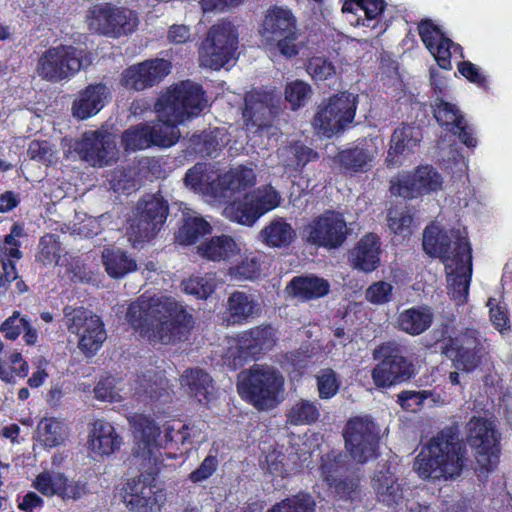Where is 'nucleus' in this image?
Listing matches in <instances>:
<instances>
[{
    "mask_svg": "<svg viewBox=\"0 0 512 512\" xmlns=\"http://www.w3.org/2000/svg\"><path fill=\"white\" fill-rule=\"evenodd\" d=\"M423 249L443 262L451 300L458 306L465 304L472 277V249L466 229L460 226L448 229L432 223L424 230Z\"/></svg>",
    "mask_w": 512,
    "mask_h": 512,
    "instance_id": "nucleus-1",
    "label": "nucleus"
},
{
    "mask_svg": "<svg viewBox=\"0 0 512 512\" xmlns=\"http://www.w3.org/2000/svg\"><path fill=\"white\" fill-rule=\"evenodd\" d=\"M126 318L153 344L180 341L193 327L192 315L174 298L165 295H141L130 304Z\"/></svg>",
    "mask_w": 512,
    "mask_h": 512,
    "instance_id": "nucleus-2",
    "label": "nucleus"
},
{
    "mask_svg": "<svg viewBox=\"0 0 512 512\" xmlns=\"http://www.w3.org/2000/svg\"><path fill=\"white\" fill-rule=\"evenodd\" d=\"M469 455L455 427H446L432 437L417 455L414 469L422 479L455 481L469 465Z\"/></svg>",
    "mask_w": 512,
    "mask_h": 512,
    "instance_id": "nucleus-3",
    "label": "nucleus"
},
{
    "mask_svg": "<svg viewBox=\"0 0 512 512\" xmlns=\"http://www.w3.org/2000/svg\"><path fill=\"white\" fill-rule=\"evenodd\" d=\"M207 105L208 100L198 83L186 80L175 84L156 102L158 122L147 124L149 134L167 138L170 132H174L176 137L172 146L181 135L177 125L197 117Z\"/></svg>",
    "mask_w": 512,
    "mask_h": 512,
    "instance_id": "nucleus-4",
    "label": "nucleus"
},
{
    "mask_svg": "<svg viewBox=\"0 0 512 512\" xmlns=\"http://www.w3.org/2000/svg\"><path fill=\"white\" fill-rule=\"evenodd\" d=\"M130 422L135 427L134 454L140 461L151 464L153 472L165 466V458L176 457V454L166 450L190 442L189 427L181 421L166 423L162 430L142 415L132 417Z\"/></svg>",
    "mask_w": 512,
    "mask_h": 512,
    "instance_id": "nucleus-5",
    "label": "nucleus"
},
{
    "mask_svg": "<svg viewBox=\"0 0 512 512\" xmlns=\"http://www.w3.org/2000/svg\"><path fill=\"white\" fill-rule=\"evenodd\" d=\"M237 390L258 410H270L284 399V378L276 368L256 364L239 373Z\"/></svg>",
    "mask_w": 512,
    "mask_h": 512,
    "instance_id": "nucleus-6",
    "label": "nucleus"
},
{
    "mask_svg": "<svg viewBox=\"0 0 512 512\" xmlns=\"http://www.w3.org/2000/svg\"><path fill=\"white\" fill-rule=\"evenodd\" d=\"M256 183V174L252 168L236 167L222 175L207 164L198 163L189 169L185 176V185L197 193L212 195L215 198H227Z\"/></svg>",
    "mask_w": 512,
    "mask_h": 512,
    "instance_id": "nucleus-7",
    "label": "nucleus"
},
{
    "mask_svg": "<svg viewBox=\"0 0 512 512\" xmlns=\"http://www.w3.org/2000/svg\"><path fill=\"white\" fill-rule=\"evenodd\" d=\"M358 96L341 92L321 102L313 119L318 135L331 138L345 131L353 122Z\"/></svg>",
    "mask_w": 512,
    "mask_h": 512,
    "instance_id": "nucleus-8",
    "label": "nucleus"
},
{
    "mask_svg": "<svg viewBox=\"0 0 512 512\" xmlns=\"http://www.w3.org/2000/svg\"><path fill=\"white\" fill-rule=\"evenodd\" d=\"M141 462L148 474L129 479L122 488V500L131 512H158L166 502V492L155 479L159 471L153 472L151 464Z\"/></svg>",
    "mask_w": 512,
    "mask_h": 512,
    "instance_id": "nucleus-9",
    "label": "nucleus"
},
{
    "mask_svg": "<svg viewBox=\"0 0 512 512\" xmlns=\"http://www.w3.org/2000/svg\"><path fill=\"white\" fill-rule=\"evenodd\" d=\"M468 444L475 450L480 473L492 471L499 462L501 433L494 420L472 417L466 425Z\"/></svg>",
    "mask_w": 512,
    "mask_h": 512,
    "instance_id": "nucleus-10",
    "label": "nucleus"
},
{
    "mask_svg": "<svg viewBox=\"0 0 512 512\" xmlns=\"http://www.w3.org/2000/svg\"><path fill=\"white\" fill-rule=\"evenodd\" d=\"M169 208L159 194L146 195L138 203L130 219L128 239L133 246L153 239L162 229Z\"/></svg>",
    "mask_w": 512,
    "mask_h": 512,
    "instance_id": "nucleus-11",
    "label": "nucleus"
},
{
    "mask_svg": "<svg viewBox=\"0 0 512 512\" xmlns=\"http://www.w3.org/2000/svg\"><path fill=\"white\" fill-rule=\"evenodd\" d=\"M238 48V30L227 20L213 25L199 49V63L202 67L219 70L235 56Z\"/></svg>",
    "mask_w": 512,
    "mask_h": 512,
    "instance_id": "nucleus-12",
    "label": "nucleus"
},
{
    "mask_svg": "<svg viewBox=\"0 0 512 512\" xmlns=\"http://www.w3.org/2000/svg\"><path fill=\"white\" fill-rule=\"evenodd\" d=\"M84 65V52L71 45H59L44 51L38 58L37 75L58 83L70 80Z\"/></svg>",
    "mask_w": 512,
    "mask_h": 512,
    "instance_id": "nucleus-13",
    "label": "nucleus"
},
{
    "mask_svg": "<svg viewBox=\"0 0 512 512\" xmlns=\"http://www.w3.org/2000/svg\"><path fill=\"white\" fill-rule=\"evenodd\" d=\"M281 200L280 193L273 186L265 185L227 205L224 215L231 221L252 226L262 215L277 208Z\"/></svg>",
    "mask_w": 512,
    "mask_h": 512,
    "instance_id": "nucleus-14",
    "label": "nucleus"
},
{
    "mask_svg": "<svg viewBox=\"0 0 512 512\" xmlns=\"http://www.w3.org/2000/svg\"><path fill=\"white\" fill-rule=\"evenodd\" d=\"M123 381H116L113 377L101 379L94 388L95 397L105 402H120L128 396L147 395L150 398H159L158 392L162 389L163 379L153 371H147L142 376H136L128 388Z\"/></svg>",
    "mask_w": 512,
    "mask_h": 512,
    "instance_id": "nucleus-15",
    "label": "nucleus"
},
{
    "mask_svg": "<svg viewBox=\"0 0 512 512\" xmlns=\"http://www.w3.org/2000/svg\"><path fill=\"white\" fill-rule=\"evenodd\" d=\"M63 313L68 331L78 336L79 349L86 355H94L106 339L100 318L83 307L67 306Z\"/></svg>",
    "mask_w": 512,
    "mask_h": 512,
    "instance_id": "nucleus-16",
    "label": "nucleus"
},
{
    "mask_svg": "<svg viewBox=\"0 0 512 512\" xmlns=\"http://www.w3.org/2000/svg\"><path fill=\"white\" fill-rule=\"evenodd\" d=\"M276 340V330L271 326H258L244 331L237 339L228 340L225 363L234 369L242 366L247 360L270 350Z\"/></svg>",
    "mask_w": 512,
    "mask_h": 512,
    "instance_id": "nucleus-17",
    "label": "nucleus"
},
{
    "mask_svg": "<svg viewBox=\"0 0 512 512\" xmlns=\"http://www.w3.org/2000/svg\"><path fill=\"white\" fill-rule=\"evenodd\" d=\"M442 350L453 366L464 372L476 369L484 355L482 339L474 329H466L455 337H444Z\"/></svg>",
    "mask_w": 512,
    "mask_h": 512,
    "instance_id": "nucleus-18",
    "label": "nucleus"
},
{
    "mask_svg": "<svg viewBox=\"0 0 512 512\" xmlns=\"http://www.w3.org/2000/svg\"><path fill=\"white\" fill-rule=\"evenodd\" d=\"M345 446L351 458L357 463H365L376 456L379 431L367 417L351 419L344 431Z\"/></svg>",
    "mask_w": 512,
    "mask_h": 512,
    "instance_id": "nucleus-19",
    "label": "nucleus"
},
{
    "mask_svg": "<svg viewBox=\"0 0 512 512\" xmlns=\"http://www.w3.org/2000/svg\"><path fill=\"white\" fill-rule=\"evenodd\" d=\"M443 188V177L432 166H419L412 174L402 173L391 180L390 191L395 196L414 199L436 193Z\"/></svg>",
    "mask_w": 512,
    "mask_h": 512,
    "instance_id": "nucleus-20",
    "label": "nucleus"
},
{
    "mask_svg": "<svg viewBox=\"0 0 512 512\" xmlns=\"http://www.w3.org/2000/svg\"><path fill=\"white\" fill-rule=\"evenodd\" d=\"M374 359H382L372 370V379L378 388H387L410 378L411 365L400 355L394 343H385L373 352Z\"/></svg>",
    "mask_w": 512,
    "mask_h": 512,
    "instance_id": "nucleus-21",
    "label": "nucleus"
},
{
    "mask_svg": "<svg viewBox=\"0 0 512 512\" xmlns=\"http://www.w3.org/2000/svg\"><path fill=\"white\" fill-rule=\"evenodd\" d=\"M80 158L94 167H103L117 158L115 137L104 130L87 131L73 145Z\"/></svg>",
    "mask_w": 512,
    "mask_h": 512,
    "instance_id": "nucleus-22",
    "label": "nucleus"
},
{
    "mask_svg": "<svg viewBox=\"0 0 512 512\" xmlns=\"http://www.w3.org/2000/svg\"><path fill=\"white\" fill-rule=\"evenodd\" d=\"M307 241L325 248H337L346 239L347 225L343 215L326 211L312 220L304 229Z\"/></svg>",
    "mask_w": 512,
    "mask_h": 512,
    "instance_id": "nucleus-23",
    "label": "nucleus"
},
{
    "mask_svg": "<svg viewBox=\"0 0 512 512\" xmlns=\"http://www.w3.org/2000/svg\"><path fill=\"white\" fill-rule=\"evenodd\" d=\"M170 72L168 60H146L125 69L121 74V84L127 89L141 91L159 84Z\"/></svg>",
    "mask_w": 512,
    "mask_h": 512,
    "instance_id": "nucleus-24",
    "label": "nucleus"
},
{
    "mask_svg": "<svg viewBox=\"0 0 512 512\" xmlns=\"http://www.w3.org/2000/svg\"><path fill=\"white\" fill-rule=\"evenodd\" d=\"M418 31L424 45L441 68L451 69V58L457 55L463 57L461 46L447 38L440 27L431 20L422 21Z\"/></svg>",
    "mask_w": 512,
    "mask_h": 512,
    "instance_id": "nucleus-25",
    "label": "nucleus"
},
{
    "mask_svg": "<svg viewBox=\"0 0 512 512\" xmlns=\"http://www.w3.org/2000/svg\"><path fill=\"white\" fill-rule=\"evenodd\" d=\"M277 102L278 97L273 91L253 90L247 93L243 110L247 131L262 133Z\"/></svg>",
    "mask_w": 512,
    "mask_h": 512,
    "instance_id": "nucleus-26",
    "label": "nucleus"
},
{
    "mask_svg": "<svg viewBox=\"0 0 512 512\" xmlns=\"http://www.w3.org/2000/svg\"><path fill=\"white\" fill-rule=\"evenodd\" d=\"M122 445V438L108 421L98 419L89 427L87 451L94 460H103L113 455Z\"/></svg>",
    "mask_w": 512,
    "mask_h": 512,
    "instance_id": "nucleus-27",
    "label": "nucleus"
},
{
    "mask_svg": "<svg viewBox=\"0 0 512 512\" xmlns=\"http://www.w3.org/2000/svg\"><path fill=\"white\" fill-rule=\"evenodd\" d=\"M296 30V18L292 11L283 6H273L267 10L260 35L265 47H274L276 40L283 34Z\"/></svg>",
    "mask_w": 512,
    "mask_h": 512,
    "instance_id": "nucleus-28",
    "label": "nucleus"
},
{
    "mask_svg": "<svg viewBox=\"0 0 512 512\" xmlns=\"http://www.w3.org/2000/svg\"><path fill=\"white\" fill-rule=\"evenodd\" d=\"M111 98L110 90L103 84L89 85L80 91L71 107L72 115L85 120L98 114Z\"/></svg>",
    "mask_w": 512,
    "mask_h": 512,
    "instance_id": "nucleus-29",
    "label": "nucleus"
},
{
    "mask_svg": "<svg viewBox=\"0 0 512 512\" xmlns=\"http://www.w3.org/2000/svg\"><path fill=\"white\" fill-rule=\"evenodd\" d=\"M386 3L384 0H345L342 11L352 26L377 28Z\"/></svg>",
    "mask_w": 512,
    "mask_h": 512,
    "instance_id": "nucleus-30",
    "label": "nucleus"
},
{
    "mask_svg": "<svg viewBox=\"0 0 512 512\" xmlns=\"http://www.w3.org/2000/svg\"><path fill=\"white\" fill-rule=\"evenodd\" d=\"M372 488L377 500L396 509L404 503L405 491L398 478L389 469L377 472L372 479Z\"/></svg>",
    "mask_w": 512,
    "mask_h": 512,
    "instance_id": "nucleus-31",
    "label": "nucleus"
},
{
    "mask_svg": "<svg viewBox=\"0 0 512 512\" xmlns=\"http://www.w3.org/2000/svg\"><path fill=\"white\" fill-rule=\"evenodd\" d=\"M241 252L240 244L231 236L222 234L204 240L198 247L200 257L212 262H229Z\"/></svg>",
    "mask_w": 512,
    "mask_h": 512,
    "instance_id": "nucleus-32",
    "label": "nucleus"
},
{
    "mask_svg": "<svg viewBox=\"0 0 512 512\" xmlns=\"http://www.w3.org/2000/svg\"><path fill=\"white\" fill-rule=\"evenodd\" d=\"M421 140V133L417 127L402 126L394 130L388 151V165L402 164V159L414 151Z\"/></svg>",
    "mask_w": 512,
    "mask_h": 512,
    "instance_id": "nucleus-33",
    "label": "nucleus"
},
{
    "mask_svg": "<svg viewBox=\"0 0 512 512\" xmlns=\"http://www.w3.org/2000/svg\"><path fill=\"white\" fill-rule=\"evenodd\" d=\"M379 154L377 139H365L355 147L341 151L338 154L339 162L347 169L365 171L372 166V162Z\"/></svg>",
    "mask_w": 512,
    "mask_h": 512,
    "instance_id": "nucleus-34",
    "label": "nucleus"
},
{
    "mask_svg": "<svg viewBox=\"0 0 512 512\" xmlns=\"http://www.w3.org/2000/svg\"><path fill=\"white\" fill-rule=\"evenodd\" d=\"M260 310V303L253 294L236 291L227 300V321L231 324H242L258 315Z\"/></svg>",
    "mask_w": 512,
    "mask_h": 512,
    "instance_id": "nucleus-35",
    "label": "nucleus"
},
{
    "mask_svg": "<svg viewBox=\"0 0 512 512\" xmlns=\"http://www.w3.org/2000/svg\"><path fill=\"white\" fill-rule=\"evenodd\" d=\"M380 243L376 235L368 234L360 239L350 252L352 265L364 272L375 270L379 264Z\"/></svg>",
    "mask_w": 512,
    "mask_h": 512,
    "instance_id": "nucleus-36",
    "label": "nucleus"
},
{
    "mask_svg": "<svg viewBox=\"0 0 512 512\" xmlns=\"http://www.w3.org/2000/svg\"><path fill=\"white\" fill-rule=\"evenodd\" d=\"M176 134L170 132L169 137H159L149 134L147 124H140L126 130L122 136V144L126 150L136 151L150 147L151 145L170 147Z\"/></svg>",
    "mask_w": 512,
    "mask_h": 512,
    "instance_id": "nucleus-37",
    "label": "nucleus"
},
{
    "mask_svg": "<svg viewBox=\"0 0 512 512\" xmlns=\"http://www.w3.org/2000/svg\"><path fill=\"white\" fill-rule=\"evenodd\" d=\"M433 313L426 306H415L401 311L396 319L399 330L417 336L425 332L432 324Z\"/></svg>",
    "mask_w": 512,
    "mask_h": 512,
    "instance_id": "nucleus-38",
    "label": "nucleus"
},
{
    "mask_svg": "<svg viewBox=\"0 0 512 512\" xmlns=\"http://www.w3.org/2000/svg\"><path fill=\"white\" fill-rule=\"evenodd\" d=\"M181 388L199 403H207L213 392L211 377L200 369L186 370L180 377Z\"/></svg>",
    "mask_w": 512,
    "mask_h": 512,
    "instance_id": "nucleus-39",
    "label": "nucleus"
},
{
    "mask_svg": "<svg viewBox=\"0 0 512 512\" xmlns=\"http://www.w3.org/2000/svg\"><path fill=\"white\" fill-rule=\"evenodd\" d=\"M259 238L268 247L284 248L295 240L296 232L290 223L279 217L273 219L260 231Z\"/></svg>",
    "mask_w": 512,
    "mask_h": 512,
    "instance_id": "nucleus-40",
    "label": "nucleus"
},
{
    "mask_svg": "<svg viewBox=\"0 0 512 512\" xmlns=\"http://www.w3.org/2000/svg\"><path fill=\"white\" fill-rule=\"evenodd\" d=\"M286 291L291 296L309 300L325 296L329 291V283L317 276H300L291 280Z\"/></svg>",
    "mask_w": 512,
    "mask_h": 512,
    "instance_id": "nucleus-41",
    "label": "nucleus"
},
{
    "mask_svg": "<svg viewBox=\"0 0 512 512\" xmlns=\"http://www.w3.org/2000/svg\"><path fill=\"white\" fill-rule=\"evenodd\" d=\"M277 157L279 165L284 169V173L290 174L304 167L308 162L316 159L317 153L297 142L293 145L279 148Z\"/></svg>",
    "mask_w": 512,
    "mask_h": 512,
    "instance_id": "nucleus-42",
    "label": "nucleus"
},
{
    "mask_svg": "<svg viewBox=\"0 0 512 512\" xmlns=\"http://www.w3.org/2000/svg\"><path fill=\"white\" fill-rule=\"evenodd\" d=\"M113 8L110 3H100L92 6L86 15V23L90 31L112 37Z\"/></svg>",
    "mask_w": 512,
    "mask_h": 512,
    "instance_id": "nucleus-43",
    "label": "nucleus"
},
{
    "mask_svg": "<svg viewBox=\"0 0 512 512\" xmlns=\"http://www.w3.org/2000/svg\"><path fill=\"white\" fill-rule=\"evenodd\" d=\"M29 372L28 362L18 351L12 350L4 356L0 354V379L9 384H14L16 378H25Z\"/></svg>",
    "mask_w": 512,
    "mask_h": 512,
    "instance_id": "nucleus-44",
    "label": "nucleus"
},
{
    "mask_svg": "<svg viewBox=\"0 0 512 512\" xmlns=\"http://www.w3.org/2000/svg\"><path fill=\"white\" fill-rule=\"evenodd\" d=\"M211 225L199 215H185L183 224L176 233L175 239L180 245H192L200 237L211 233Z\"/></svg>",
    "mask_w": 512,
    "mask_h": 512,
    "instance_id": "nucleus-45",
    "label": "nucleus"
},
{
    "mask_svg": "<svg viewBox=\"0 0 512 512\" xmlns=\"http://www.w3.org/2000/svg\"><path fill=\"white\" fill-rule=\"evenodd\" d=\"M103 265L112 278H121L136 270V262L120 249H105L102 253Z\"/></svg>",
    "mask_w": 512,
    "mask_h": 512,
    "instance_id": "nucleus-46",
    "label": "nucleus"
},
{
    "mask_svg": "<svg viewBox=\"0 0 512 512\" xmlns=\"http://www.w3.org/2000/svg\"><path fill=\"white\" fill-rule=\"evenodd\" d=\"M37 437L45 447L59 446L67 437L66 425L56 418H44L37 426Z\"/></svg>",
    "mask_w": 512,
    "mask_h": 512,
    "instance_id": "nucleus-47",
    "label": "nucleus"
},
{
    "mask_svg": "<svg viewBox=\"0 0 512 512\" xmlns=\"http://www.w3.org/2000/svg\"><path fill=\"white\" fill-rule=\"evenodd\" d=\"M286 416L292 425H310L320 417L319 404L316 401L300 399L291 406Z\"/></svg>",
    "mask_w": 512,
    "mask_h": 512,
    "instance_id": "nucleus-48",
    "label": "nucleus"
},
{
    "mask_svg": "<svg viewBox=\"0 0 512 512\" xmlns=\"http://www.w3.org/2000/svg\"><path fill=\"white\" fill-rule=\"evenodd\" d=\"M219 283L215 273L194 275L182 282V289L186 294L199 299H206L215 291Z\"/></svg>",
    "mask_w": 512,
    "mask_h": 512,
    "instance_id": "nucleus-49",
    "label": "nucleus"
},
{
    "mask_svg": "<svg viewBox=\"0 0 512 512\" xmlns=\"http://www.w3.org/2000/svg\"><path fill=\"white\" fill-rule=\"evenodd\" d=\"M345 470L344 456L338 451H330L321 457L319 472L321 479L332 488Z\"/></svg>",
    "mask_w": 512,
    "mask_h": 512,
    "instance_id": "nucleus-50",
    "label": "nucleus"
},
{
    "mask_svg": "<svg viewBox=\"0 0 512 512\" xmlns=\"http://www.w3.org/2000/svg\"><path fill=\"white\" fill-rule=\"evenodd\" d=\"M260 256L249 253L236 265L230 266L227 275L236 281L253 280L260 275Z\"/></svg>",
    "mask_w": 512,
    "mask_h": 512,
    "instance_id": "nucleus-51",
    "label": "nucleus"
},
{
    "mask_svg": "<svg viewBox=\"0 0 512 512\" xmlns=\"http://www.w3.org/2000/svg\"><path fill=\"white\" fill-rule=\"evenodd\" d=\"M139 24L137 14L127 8L114 6L113 8V38H119L123 35L132 34Z\"/></svg>",
    "mask_w": 512,
    "mask_h": 512,
    "instance_id": "nucleus-52",
    "label": "nucleus"
},
{
    "mask_svg": "<svg viewBox=\"0 0 512 512\" xmlns=\"http://www.w3.org/2000/svg\"><path fill=\"white\" fill-rule=\"evenodd\" d=\"M316 503L307 493H299L272 506L267 512H315Z\"/></svg>",
    "mask_w": 512,
    "mask_h": 512,
    "instance_id": "nucleus-53",
    "label": "nucleus"
},
{
    "mask_svg": "<svg viewBox=\"0 0 512 512\" xmlns=\"http://www.w3.org/2000/svg\"><path fill=\"white\" fill-rule=\"evenodd\" d=\"M434 116L439 124L451 130L457 125H461L464 120L463 115L455 104L442 99L435 101Z\"/></svg>",
    "mask_w": 512,
    "mask_h": 512,
    "instance_id": "nucleus-54",
    "label": "nucleus"
},
{
    "mask_svg": "<svg viewBox=\"0 0 512 512\" xmlns=\"http://www.w3.org/2000/svg\"><path fill=\"white\" fill-rule=\"evenodd\" d=\"M63 476L60 472L43 471L36 476L32 486L46 497H59Z\"/></svg>",
    "mask_w": 512,
    "mask_h": 512,
    "instance_id": "nucleus-55",
    "label": "nucleus"
},
{
    "mask_svg": "<svg viewBox=\"0 0 512 512\" xmlns=\"http://www.w3.org/2000/svg\"><path fill=\"white\" fill-rule=\"evenodd\" d=\"M40 251L37 260L44 265H63L65 259L61 258V247L55 235L48 234L40 240Z\"/></svg>",
    "mask_w": 512,
    "mask_h": 512,
    "instance_id": "nucleus-56",
    "label": "nucleus"
},
{
    "mask_svg": "<svg viewBox=\"0 0 512 512\" xmlns=\"http://www.w3.org/2000/svg\"><path fill=\"white\" fill-rule=\"evenodd\" d=\"M198 138L202 139L203 143L196 149L197 152L210 157H215L218 151L229 141L224 128H215Z\"/></svg>",
    "mask_w": 512,
    "mask_h": 512,
    "instance_id": "nucleus-57",
    "label": "nucleus"
},
{
    "mask_svg": "<svg viewBox=\"0 0 512 512\" xmlns=\"http://www.w3.org/2000/svg\"><path fill=\"white\" fill-rule=\"evenodd\" d=\"M311 95V86L302 80L291 81L285 87V99L293 110L303 107Z\"/></svg>",
    "mask_w": 512,
    "mask_h": 512,
    "instance_id": "nucleus-58",
    "label": "nucleus"
},
{
    "mask_svg": "<svg viewBox=\"0 0 512 512\" xmlns=\"http://www.w3.org/2000/svg\"><path fill=\"white\" fill-rule=\"evenodd\" d=\"M388 226L395 235L406 237L411 234L412 216L401 207H394L388 211Z\"/></svg>",
    "mask_w": 512,
    "mask_h": 512,
    "instance_id": "nucleus-59",
    "label": "nucleus"
},
{
    "mask_svg": "<svg viewBox=\"0 0 512 512\" xmlns=\"http://www.w3.org/2000/svg\"><path fill=\"white\" fill-rule=\"evenodd\" d=\"M306 71L314 81H326L336 75L334 64L323 56L310 58Z\"/></svg>",
    "mask_w": 512,
    "mask_h": 512,
    "instance_id": "nucleus-60",
    "label": "nucleus"
},
{
    "mask_svg": "<svg viewBox=\"0 0 512 512\" xmlns=\"http://www.w3.org/2000/svg\"><path fill=\"white\" fill-rule=\"evenodd\" d=\"M317 389L321 399L334 397L340 387V380L332 369H322L316 376Z\"/></svg>",
    "mask_w": 512,
    "mask_h": 512,
    "instance_id": "nucleus-61",
    "label": "nucleus"
},
{
    "mask_svg": "<svg viewBox=\"0 0 512 512\" xmlns=\"http://www.w3.org/2000/svg\"><path fill=\"white\" fill-rule=\"evenodd\" d=\"M394 294V286L387 281H377L371 284L365 292L368 302L374 305H384L389 303Z\"/></svg>",
    "mask_w": 512,
    "mask_h": 512,
    "instance_id": "nucleus-62",
    "label": "nucleus"
},
{
    "mask_svg": "<svg viewBox=\"0 0 512 512\" xmlns=\"http://www.w3.org/2000/svg\"><path fill=\"white\" fill-rule=\"evenodd\" d=\"M489 307L490 320L500 333L510 330V321L508 317L507 306L503 302H498L494 298H489L487 302Z\"/></svg>",
    "mask_w": 512,
    "mask_h": 512,
    "instance_id": "nucleus-63",
    "label": "nucleus"
},
{
    "mask_svg": "<svg viewBox=\"0 0 512 512\" xmlns=\"http://www.w3.org/2000/svg\"><path fill=\"white\" fill-rule=\"evenodd\" d=\"M28 155L31 159L51 165L57 161L53 146L47 141H32L28 148Z\"/></svg>",
    "mask_w": 512,
    "mask_h": 512,
    "instance_id": "nucleus-64",
    "label": "nucleus"
}]
</instances>
